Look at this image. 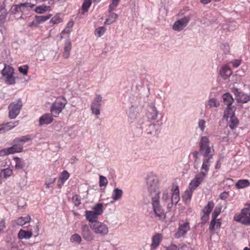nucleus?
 <instances>
[{
    "mask_svg": "<svg viewBox=\"0 0 250 250\" xmlns=\"http://www.w3.org/2000/svg\"><path fill=\"white\" fill-rule=\"evenodd\" d=\"M146 188L150 195L159 196V181L157 176L153 172L148 173L145 177Z\"/></svg>",
    "mask_w": 250,
    "mask_h": 250,
    "instance_id": "obj_1",
    "label": "nucleus"
},
{
    "mask_svg": "<svg viewBox=\"0 0 250 250\" xmlns=\"http://www.w3.org/2000/svg\"><path fill=\"white\" fill-rule=\"evenodd\" d=\"M199 146V152L203 157H209L210 155L213 156L214 149L209 146V140L208 137H201Z\"/></svg>",
    "mask_w": 250,
    "mask_h": 250,
    "instance_id": "obj_2",
    "label": "nucleus"
},
{
    "mask_svg": "<svg viewBox=\"0 0 250 250\" xmlns=\"http://www.w3.org/2000/svg\"><path fill=\"white\" fill-rule=\"evenodd\" d=\"M1 70L2 79L4 82L9 85H14L16 83V76L14 68L6 63Z\"/></svg>",
    "mask_w": 250,
    "mask_h": 250,
    "instance_id": "obj_3",
    "label": "nucleus"
},
{
    "mask_svg": "<svg viewBox=\"0 0 250 250\" xmlns=\"http://www.w3.org/2000/svg\"><path fill=\"white\" fill-rule=\"evenodd\" d=\"M151 204L153 210L156 217L160 221H164L166 218V214L164 209L160 205L159 202V196L152 197Z\"/></svg>",
    "mask_w": 250,
    "mask_h": 250,
    "instance_id": "obj_4",
    "label": "nucleus"
},
{
    "mask_svg": "<svg viewBox=\"0 0 250 250\" xmlns=\"http://www.w3.org/2000/svg\"><path fill=\"white\" fill-rule=\"evenodd\" d=\"M22 144L17 142L16 139H15L13 141L12 146L11 147L0 150V156H4L9 154L21 152L22 151Z\"/></svg>",
    "mask_w": 250,
    "mask_h": 250,
    "instance_id": "obj_5",
    "label": "nucleus"
},
{
    "mask_svg": "<svg viewBox=\"0 0 250 250\" xmlns=\"http://www.w3.org/2000/svg\"><path fill=\"white\" fill-rule=\"evenodd\" d=\"M67 101L65 99H57L52 104L50 107V111L52 115L57 117L65 107Z\"/></svg>",
    "mask_w": 250,
    "mask_h": 250,
    "instance_id": "obj_6",
    "label": "nucleus"
},
{
    "mask_svg": "<svg viewBox=\"0 0 250 250\" xmlns=\"http://www.w3.org/2000/svg\"><path fill=\"white\" fill-rule=\"evenodd\" d=\"M22 106L21 99L11 103L8 106L9 118L11 119H15L20 113Z\"/></svg>",
    "mask_w": 250,
    "mask_h": 250,
    "instance_id": "obj_7",
    "label": "nucleus"
},
{
    "mask_svg": "<svg viewBox=\"0 0 250 250\" xmlns=\"http://www.w3.org/2000/svg\"><path fill=\"white\" fill-rule=\"evenodd\" d=\"M90 228L94 232L97 234L104 236L107 234L108 232V228L107 226L103 223L100 222H96L93 224Z\"/></svg>",
    "mask_w": 250,
    "mask_h": 250,
    "instance_id": "obj_8",
    "label": "nucleus"
},
{
    "mask_svg": "<svg viewBox=\"0 0 250 250\" xmlns=\"http://www.w3.org/2000/svg\"><path fill=\"white\" fill-rule=\"evenodd\" d=\"M143 120V118L140 117L139 120L137 121V124L138 125H140L141 127L142 128H143L142 125L144 124H145L147 126V127L145 131L147 134L155 136L158 134L157 129L156 128V125L152 124L148 121L145 123Z\"/></svg>",
    "mask_w": 250,
    "mask_h": 250,
    "instance_id": "obj_9",
    "label": "nucleus"
},
{
    "mask_svg": "<svg viewBox=\"0 0 250 250\" xmlns=\"http://www.w3.org/2000/svg\"><path fill=\"white\" fill-rule=\"evenodd\" d=\"M206 177V176L203 172H200L195 175L194 178L189 183L188 188L194 191L204 181Z\"/></svg>",
    "mask_w": 250,
    "mask_h": 250,
    "instance_id": "obj_10",
    "label": "nucleus"
},
{
    "mask_svg": "<svg viewBox=\"0 0 250 250\" xmlns=\"http://www.w3.org/2000/svg\"><path fill=\"white\" fill-rule=\"evenodd\" d=\"M222 97L224 104L227 105V109L224 112V116L229 117V115H230V111L232 110L230 106L233 103L234 99L229 93L224 94Z\"/></svg>",
    "mask_w": 250,
    "mask_h": 250,
    "instance_id": "obj_11",
    "label": "nucleus"
},
{
    "mask_svg": "<svg viewBox=\"0 0 250 250\" xmlns=\"http://www.w3.org/2000/svg\"><path fill=\"white\" fill-rule=\"evenodd\" d=\"M102 97L100 95H96L91 105V109L92 113L96 115L100 114V107L102 105Z\"/></svg>",
    "mask_w": 250,
    "mask_h": 250,
    "instance_id": "obj_12",
    "label": "nucleus"
},
{
    "mask_svg": "<svg viewBox=\"0 0 250 250\" xmlns=\"http://www.w3.org/2000/svg\"><path fill=\"white\" fill-rule=\"evenodd\" d=\"M190 19V17L187 16L176 21L173 25V29L177 31H181L188 25Z\"/></svg>",
    "mask_w": 250,
    "mask_h": 250,
    "instance_id": "obj_13",
    "label": "nucleus"
},
{
    "mask_svg": "<svg viewBox=\"0 0 250 250\" xmlns=\"http://www.w3.org/2000/svg\"><path fill=\"white\" fill-rule=\"evenodd\" d=\"M232 91L234 93L235 99L238 103H247L250 101V96L241 91H239L238 89L234 88L232 89Z\"/></svg>",
    "mask_w": 250,
    "mask_h": 250,
    "instance_id": "obj_14",
    "label": "nucleus"
},
{
    "mask_svg": "<svg viewBox=\"0 0 250 250\" xmlns=\"http://www.w3.org/2000/svg\"><path fill=\"white\" fill-rule=\"evenodd\" d=\"M81 235L83 238L87 241H91L94 239V235L87 225H83L82 226Z\"/></svg>",
    "mask_w": 250,
    "mask_h": 250,
    "instance_id": "obj_15",
    "label": "nucleus"
},
{
    "mask_svg": "<svg viewBox=\"0 0 250 250\" xmlns=\"http://www.w3.org/2000/svg\"><path fill=\"white\" fill-rule=\"evenodd\" d=\"M212 158L213 156H212V155H210L209 157H203V164L201 167V170L200 172H203L205 174V176H207L208 172L209 171Z\"/></svg>",
    "mask_w": 250,
    "mask_h": 250,
    "instance_id": "obj_16",
    "label": "nucleus"
},
{
    "mask_svg": "<svg viewBox=\"0 0 250 250\" xmlns=\"http://www.w3.org/2000/svg\"><path fill=\"white\" fill-rule=\"evenodd\" d=\"M214 206V203L212 201H209L208 204L202 209L203 215L202 216V220L206 221L208 220L210 213Z\"/></svg>",
    "mask_w": 250,
    "mask_h": 250,
    "instance_id": "obj_17",
    "label": "nucleus"
},
{
    "mask_svg": "<svg viewBox=\"0 0 250 250\" xmlns=\"http://www.w3.org/2000/svg\"><path fill=\"white\" fill-rule=\"evenodd\" d=\"M127 115L129 121L130 123L134 122L139 116L138 108L131 106L128 110Z\"/></svg>",
    "mask_w": 250,
    "mask_h": 250,
    "instance_id": "obj_18",
    "label": "nucleus"
},
{
    "mask_svg": "<svg viewBox=\"0 0 250 250\" xmlns=\"http://www.w3.org/2000/svg\"><path fill=\"white\" fill-rule=\"evenodd\" d=\"M189 229V225L188 223L186 222L183 224H180L178 231L175 233V237L177 238L181 237L186 234Z\"/></svg>",
    "mask_w": 250,
    "mask_h": 250,
    "instance_id": "obj_19",
    "label": "nucleus"
},
{
    "mask_svg": "<svg viewBox=\"0 0 250 250\" xmlns=\"http://www.w3.org/2000/svg\"><path fill=\"white\" fill-rule=\"evenodd\" d=\"M19 124V121L10 122L6 124H3L0 125V134L3 133L6 131H9L14 127L17 126Z\"/></svg>",
    "mask_w": 250,
    "mask_h": 250,
    "instance_id": "obj_20",
    "label": "nucleus"
},
{
    "mask_svg": "<svg viewBox=\"0 0 250 250\" xmlns=\"http://www.w3.org/2000/svg\"><path fill=\"white\" fill-rule=\"evenodd\" d=\"M51 14H48L45 16H36L35 20H34L29 25V26H37V25L47 21L51 17Z\"/></svg>",
    "mask_w": 250,
    "mask_h": 250,
    "instance_id": "obj_21",
    "label": "nucleus"
},
{
    "mask_svg": "<svg viewBox=\"0 0 250 250\" xmlns=\"http://www.w3.org/2000/svg\"><path fill=\"white\" fill-rule=\"evenodd\" d=\"M72 49V43L69 39H67L63 45V51L62 52V57L67 59L70 56V53Z\"/></svg>",
    "mask_w": 250,
    "mask_h": 250,
    "instance_id": "obj_22",
    "label": "nucleus"
},
{
    "mask_svg": "<svg viewBox=\"0 0 250 250\" xmlns=\"http://www.w3.org/2000/svg\"><path fill=\"white\" fill-rule=\"evenodd\" d=\"M230 115H229V117H227V116H225L227 119L229 118V120L228 122V125L230 127L231 129H233L235 128L239 123V121L237 118L234 115V113H231L230 111Z\"/></svg>",
    "mask_w": 250,
    "mask_h": 250,
    "instance_id": "obj_23",
    "label": "nucleus"
},
{
    "mask_svg": "<svg viewBox=\"0 0 250 250\" xmlns=\"http://www.w3.org/2000/svg\"><path fill=\"white\" fill-rule=\"evenodd\" d=\"M162 240V235L160 233H157L152 238V243L150 247L151 250H156L159 246Z\"/></svg>",
    "mask_w": 250,
    "mask_h": 250,
    "instance_id": "obj_24",
    "label": "nucleus"
},
{
    "mask_svg": "<svg viewBox=\"0 0 250 250\" xmlns=\"http://www.w3.org/2000/svg\"><path fill=\"white\" fill-rule=\"evenodd\" d=\"M52 114L46 113L42 115L39 119V125H48L53 122Z\"/></svg>",
    "mask_w": 250,
    "mask_h": 250,
    "instance_id": "obj_25",
    "label": "nucleus"
},
{
    "mask_svg": "<svg viewBox=\"0 0 250 250\" xmlns=\"http://www.w3.org/2000/svg\"><path fill=\"white\" fill-rule=\"evenodd\" d=\"M172 195L171 197V205H176L180 200L179 196V190L178 186H176L174 188H172Z\"/></svg>",
    "mask_w": 250,
    "mask_h": 250,
    "instance_id": "obj_26",
    "label": "nucleus"
},
{
    "mask_svg": "<svg viewBox=\"0 0 250 250\" xmlns=\"http://www.w3.org/2000/svg\"><path fill=\"white\" fill-rule=\"evenodd\" d=\"M234 219L236 221L240 222L244 225H250V217L249 216L241 214L235 215Z\"/></svg>",
    "mask_w": 250,
    "mask_h": 250,
    "instance_id": "obj_27",
    "label": "nucleus"
},
{
    "mask_svg": "<svg viewBox=\"0 0 250 250\" xmlns=\"http://www.w3.org/2000/svg\"><path fill=\"white\" fill-rule=\"evenodd\" d=\"M232 72L229 66L224 65L220 70V74L224 79H227L231 75Z\"/></svg>",
    "mask_w": 250,
    "mask_h": 250,
    "instance_id": "obj_28",
    "label": "nucleus"
},
{
    "mask_svg": "<svg viewBox=\"0 0 250 250\" xmlns=\"http://www.w3.org/2000/svg\"><path fill=\"white\" fill-rule=\"evenodd\" d=\"M33 229H29L27 230L21 229L18 233V237L20 239H29L32 236Z\"/></svg>",
    "mask_w": 250,
    "mask_h": 250,
    "instance_id": "obj_29",
    "label": "nucleus"
},
{
    "mask_svg": "<svg viewBox=\"0 0 250 250\" xmlns=\"http://www.w3.org/2000/svg\"><path fill=\"white\" fill-rule=\"evenodd\" d=\"M159 111L154 105H151L149 107L148 113L147 115L149 120H155L158 116Z\"/></svg>",
    "mask_w": 250,
    "mask_h": 250,
    "instance_id": "obj_30",
    "label": "nucleus"
},
{
    "mask_svg": "<svg viewBox=\"0 0 250 250\" xmlns=\"http://www.w3.org/2000/svg\"><path fill=\"white\" fill-rule=\"evenodd\" d=\"M98 213L95 212L93 211H86L85 217L86 219L91 223H95L97 221L98 218Z\"/></svg>",
    "mask_w": 250,
    "mask_h": 250,
    "instance_id": "obj_31",
    "label": "nucleus"
},
{
    "mask_svg": "<svg viewBox=\"0 0 250 250\" xmlns=\"http://www.w3.org/2000/svg\"><path fill=\"white\" fill-rule=\"evenodd\" d=\"M123 194V191L122 189L116 188L113 191L111 198L114 201H118L122 198Z\"/></svg>",
    "mask_w": 250,
    "mask_h": 250,
    "instance_id": "obj_32",
    "label": "nucleus"
},
{
    "mask_svg": "<svg viewBox=\"0 0 250 250\" xmlns=\"http://www.w3.org/2000/svg\"><path fill=\"white\" fill-rule=\"evenodd\" d=\"M30 220V216L27 215L24 217L21 216L18 218L17 220H15V222L16 225L21 226L25 225L26 223L29 222Z\"/></svg>",
    "mask_w": 250,
    "mask_h": 250,
    "instance_id": "obj_33",
    "label": "nucleus"
},
{
    "mask_svg": "<svg viewBox=\"0 0 250 250\" xmlns=\"http://www.w3.org/2000/svg\"><path fill=\"white\" fill-rule=\"evenodd\" d=\"M63 17L61 13H57L52 18L50 21V23L52 24H57L62 22Z\"/></svg>",
    "mask_w": 250,
    "mask_h": 250,
    "instance_id": "obj_34",
    "label": "nucleus"
},
{
    "mask_svg": "<svg viewBox=\"0 0 250 250\" xmlns=\"http://www.w3.org/2000/svg\"><path fill=\"white\" fill-rule=\"evenodd\" d=\"M221 210V207L220 206H217L214 211H213L211 215V227L213 228V224H214V220L216 219L217 216L220 213Z\"/></svg>",
    "mask_w": 250,
    "mask_h": 250,
    "instance_id": "obj_35",
    "label": "nucleus"
},
{
    "mask_svg": "<svg viewBox=\"0 0 250 250\" xmlns=\"http://www.w3.org/2000/svg\"><path fill=\"white\" fill-rule=\"evenodd\" d=\"M51 10V7L50 6L46 5H40L37 6L34 10L35 12L37 14H43L45 12L50 11Z\"/></svg>",
    "mask_w": 250,
    "mask_h": 250,
    "instance_id": "obj_36",
    "label": "nucleus"
},
{
    "mask_svg": "<svg viewBox=\"0 0 250 250\" xmlns=\"http://www.w3.org/2000/svg\"><path fill=\"white\" fill-rule=\"evenodd\" d=\"M13 174L12 169L7 168L1 170L0 172V177L1 178L7 179L11 176Z\"/></svg>",
    "mask_w": 250,
    "mask_h": 250,
    "instance_id": "obj_37",
    "label": "nucleus"
},
{
    "mask_svg": "<svg viewBox=\"0 0 250 250\" xmlns=\"http://www.w3.org/2000/svg\"><path fill=\"white\" fill-rule=\"evenodd\" d=\"M250 185V182L248 180H239L236 183V187L237 188H243L248 187Z\"/></svg>",
    "mask_w": 250,
    "mask_h": 250,
    "instance_id": "obj_38",
    "label": "nucleus"
},
{
    "mask_svg": "<svg viewBox=\"0 0 250 250\" xmlns=\"http://www.w3.org/2000/svg\"><path fill=\"white\" fill-rule=\"evenodd\" d=\"M200 152L198 151H194L191 153V154L193 156L194 158V167L197 168L198 165L200 163V160L199 158Z\"/></svg>",
    "mask_w": 250,
    "mask_h": 250,
    "instance_id": "obj_39",
    "label": "nucleus"
},
{
    "mask_svg": "<svg viewBox=\"0 0 250 250\" xmlns=\"http://www.w3.org/2000/svg\"><path fill=\"white\" fill-rule=\"evenodd\" d=\"M19 5L21 13H23L28 10V8L32 9L35 6V4H32L29 2L20 3Z\"/></svg>",
    "mask_w": 250,
    "mask_h": 250,
    "instance_id": "obj_40",
    "label": "nucleus"
},
{
    "mask_svg": "<svg viewBox=\"0 0 250 250\" xmlns=\"http://www.w3.org/2000/svg\"><path fill=\"white\" fill-rule=\"evenodd\" d=\"M118 17V15L117 14L114 13H111L105 20L104 24L108 25L111 24L116 20Z\"/></svg>",
    "mask_w": 250,
    "mask_h": 250,
    "instance_id": "obj_41",
    "label": "nucleus"
},
{
    "mask_svg": "<svg viewBox=\"0 0 250 250\" xmlns=\"http://www.w3.org/2000/svg\"><path fill=\"white\" fill-rule=\"evenodd\" d=\"M91 0H84L82 6V14L83 15H84L85 12H87L91 5Z\"/></svg>",
    "mask_w": 250,
    "mask_h": 250,
    "instance_id": "obj_42",
    "label": "nucleus"
},
{
    "mask_svg": "<svg viewBox=\"0 0 250 250\" xmlns=\"http://www.w3.org/2000/svg\"><path fill=\"white\" fill-rule=\"evenodd\" d=\"M193 192V191L191 190V189L188 188V189L186 190L182 196L183 200L186 202L189 201L192 196Z\"/></svg>",
    "mask_w": 250,
    "mask_h": 250,
    "instance_id": "obj_43",
    "label": "nucleus"
},
{
    "mask_svg": "<svg viewBox=\"0 0 250 250\" xmlns=\"http://www.w3.org/2000/svg\"><path fill=\"white\" fill-rule=\"evenodd\" d=\"M16 162L15 168L17 169H22L25 166V163L23 159L18 157L14 158Z\"/></svg>",
    "mask_w": 250,
    "mask_h": 250,
    "instance_id": "obj_44",
    "label": "nucleus"
},
{
    "mask_svg": "<svg viewBox=\"0 0 250 250\" xmlns=\"http://www.w3.org/2000/svg\"><path fill=\"white\" fill-rule=\"evenodd\" d=\"M219 103L215 98H211L208 101L206 105L207 108H210L212 107H217L219 106Z\"/></svg>",
    "mask_w": 250,
    "mask_h": 250,
    "instance_id": "obj_45",
    "label": "nucleus"
},
{
    "mask_svg": "<svg viewBox=\"0 0 250 250\" xmlns=\"http://www.w3.org/2000/svg\"><path fill=\"white\" fill-rule=\"evenodd\" d=\"M82 239L81 236L77 233L73 234L70 239V241L71 243H76L77 244H80L82 242Z\"/></svg>",
    "mask_w": 250,
    "mask_h": 250,
    "instance_id": "obj_46",
    "label": "nucleus"
},
{
    "mask_svg": "<svg viewBox=\"0 0 250 250\" xmlns=\"http://www.w3.org/2000/svg\"><path fill=\"white\" fill-rule=\"evenodd\" d=\"M31 140L32 139L29 135L22 136L20 138H16V141L21 144L28 142Z\"/></svg>",
    "mask_w": 250,
    "mask_h": 250,
    "instance_id": "obj_47",
    "label": "nucleus"
},
{
    "mask_svg": "<svg viewBox=\"0 0 250 250\" xmlns=\"http://www.w3.org/2000/svg\"><path fill=\"white\" fill-rule=\"evenodd\" d=\"M106 28L104 26H101L96 28L95 30V35L97 37H100L103 35L105 32Z\"/></svg>",
    "mask_w": 250,
    "mask_h": 250,
    "instance_id": "obj_48",
    "label": "nucleus"
},
{
    "mask_svg": "<svg viewBox=\"0 0 250 250\" xmlns=\"http://www.w3.org/2000/svg\"><path fill=\"white\" fill-rule=\"evenodd\" d=\"M56 179V178L55 177L46 178L45 181V185L46 186V188H50L52 187V185L54 183Z\"/></svg>",
    "mask_w": 250,
    "mask_h": 250,
    "instance_id": "obj_49",
    "label": "nucleus"
},
{
    "mask_svg": "<svg viewBox=\"0 0 250 250\" xmlns=\"http://www.w3.org/2000/svg\"><path fill=\"white\" fill-rule=\"evenodd\" d=\"M73 22L72 21H69L66 27L62 30V32L65 34H69L72 30V27L73 26Z\"/></svg>",
    "mask_w": 250,
    "mask_h": 250,
    "instance_id": "obj_50",
    "label": "nucleus"
},
{
    "mask_svg": "<svg viewBox=\"0 0 250 250\" xmlns=\"http://www.w3.org/2000/svg\"><path fill=\"white\" fill-rule=\"evenodd\" d=\"M93 209L95 212H96L97 213H98V215L101 214L103 212V204L102 203H98L97 204L95 207L93 208Z\"/></svg>",
    "mask_w": 250,
    "mask_h": 250,
    "instance_id": "obj_51",
    "label": "nucleus"
},
{
    "mask_svg": "<svg viewBox=\"0 0 250 250\" xmlns=\"http://www.w3.org/2000/svg\"><path fill=\"white\" fill-rule=\"evenodd\" d=\"M120 1L118 0H112L111 3L109 5L108 11L111 12L118 5Z\"/></svg>",
    "mask_w": 250,
    "mask_h": 250,
    "instance_id": "obj_52",
    "label": "nucleus"
},
{
    "mask_svg": "<svg viewBox=\"0 0 250 250\" xmlns=\"http://www.w3.org/2000/svg\"><path fill=\"white\" fill-rule=\"evenodd\" d=\"M108 183L106 178L103 175L99 176V186L100 187H106Z\"/></svg>",
    "mask_w": 250,
    "mask_h": 250,
    "instance_id": "obj_53",
    "label": "nucleus"
},
{
    "mask_svg": "<svg viewBox=\"0 0 250 250\" xmlns=\"http://www.w3.org/2000/svg\"><path fill=\"white\" fill-rule=\"evenodd\" d=\"M214 224H213V228L211 227V223H210L209 226V229L211 230H213L215 229V227H216V229L220 228L221 227V222H220V220H216L215 219L214 220Z\"/></svg>",
    "mask_w": 250,
    "mask_h": 250,
    "instance_id": "obj_54",
    "label": "nucleus"
},
{
    "mask_svg": "<svg viewBox=\"0 0 250 250\" xmlns=\"http://www.w3.org/2000/svg\"><path fill=\"white\" fill-rule=\"evenodd\" d=\"M69 177V173L66 170H63L59 178L62 180L63 181L65 182L68 179Z\"/></svg>",
    "mask_w": 250,
    "mask_h": 250,
    "instance_id": "obj_55",
    "label": "nucleus"
},
{
    "mask_svg": "<svg viewBox=\"0 0 250 250\" xmlns=\"http://www.w3.org/2000/svg\"><path fill=\"white\" fill-rule=\"evenodd\" d=\"M1 11V14H0V22L1 23H3L5 21L7 13L5 9H2Z\"/></svg>",
    "mask_w": 250,
    "mask_h": 250,
    "instance_id": "obj_56",
    "label": "nucleus"
},
{
    "mask_svg": "<svg viewBox=\"0 0 250 250\" xmlns=\"http://www.w3.org/2000/svg\"><path fill=\"white\" fill-rule=\"evenodd\" d=\"M28 69V66L27 65H25L22 66H20L19 67V70L21 73H22L23 75H25L27 74Z\"/></svg>",
    "mask_w": 250,
    "mask_h": 250,
    "instance_id": "obj_57",
    "label": "nucleus"
},
{
    "mask_svg": "<svg viewBox=\"0 0 250 250\" xmlns=\"http://www.w3.org/2000/svg\"><path fill=\"white\" fill-rule=\"evenodd\" d=\"M39 223H37L36 225L33 227L31 226V228L30 229H33L32 231V235L35 234V236L36 237L39 235V228L38 225Z\"/></svg>",
    "mask_w": 250,
    "mask_h": 250,
    "instance_id": "obj_58",
    "label": "nucleus"
},
{
    "mask_svg": "<svg viewBox=\"0 0 250 250\" xmlns=\"http://www.w3.org/2000/svg\"><path fill=\"white\" fill-rule=\"evenodd\" d=\"M11 10V13L13 14H16L18 13L21 12L19 4L12 6Z\"/></svg>",
    "mask_w": 250,
    "mask_h": 250,
    "instance_id": "obj_59",
    "label": "nucleus"
},
{
    "mask_svg": "<svg viewBox=\"0 0 250 250\" xmlns=\"http://www.w3.org/2000/svg\"><path fill=\"white\" fill-rule=\"evenodd\" d=\"M206 121L204 120H199L198 122V127L200 129L201 131L203 132L205 128Z\"/></svg>",
    "mask_w": 250,
    "mask_h": 250,
    "instance_id": "obj_60",
    "label": "nucleus"
},
{
    "mask_svg": "<svg viewBox=\"0 0 250 250\" xmlns=\"http://www.w3.org/2000/svg\"><path fill=\"white\" fill-rule=\"evenodd\" d=\"M221 48L225 54H229L230 52V47L228 43H224L222 45Z\"/></svg>",
    "mask_w": 250,
    "mask_h": 250,
    "instance_id": "obj_61",
    "label": "nucleus"
},
{
    "mask_svg": "<svg viewBox=\"0 0 250 250\" xmlns=\"http://www.w3.org/2000/svg\"><path fill=\"white\" fill-rule=\"evenodd\" d=\"M168 191L167 189H165L163 192L162 199L164 201H166L168 199Z\"/></svg>",
    "mask_w": 250,
    "mask_h": 250,
    "instance_id": "obj_62",
    "label": "nucleus"
},
{
    "mask_svg": "<svg viewBox=\"0 0 250 250\" xmlns=\"http://www.w3.org/2000/svg\"><path fill=\"white\" fill-rule=\"evenodd\" d=\"M72 200L75 205L78 206L81 204L80 200L79 199V196L77 195H75L72 197Z\"/></svg>",
    "mask_w": 250,
    "mask_h": 250,
    "instance_id": "obj_63",
    "label": "nucleus"
},
{
    "mask_svg": "<svg viewBox=\"0 0 250 250\" xmlns=\"http://www.w3.org/2000/svg\"><path fill=\"white\" fill-rule=\"evenodd\" d=\"M10 250H21L18 245L15 242L12 243L11 244Z\"/></svg>",
    "mask_w": 250,
    "mask_h": 250,
    "instance_id": "obj_64",
    "label": "nucleus"
}]
</instances>
